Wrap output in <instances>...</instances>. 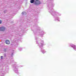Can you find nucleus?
I'll use <instances>...</instances> for the list:
<instances>
[{
    "instance_id": "1",
    "label": "nucleus",
    "mask_w": 76,
    "mask_h": 76,
    "mask_svg": "<svg viewBox=\"0 0 76 76\" xmlns=\"http://www.w3.org/2000/svg\"><path fill=\"white\" fill-rule=\"evenodd\" d=\"M41 4V1L39 0H36L35 1L34 4L36 6H38L39 4Z\"/></svg>"
},
{
    "instance_id": "2",
    "label": "nucleus",
    "mask_w": 76,
    "mask_h": 76,
    "mask_svg": "<svg viewBox=\"0 0 76 76\" xmlns=\"http://www.w3.org/2000/svg\"><path fill=\"white\" fill-rule=\"evenodd\" d=\"M5 27L3 26L2 27H0V31H4V30L5 29Z\"/></svg>"
},
{
    "instance_id": "3",
    "label": "nucleus",
    "mask_w": 76,
    "mask_h": 76,
    "mask_svg": "<svg viewBox=\"0 0 76 76\" xmlns=\"http://www.w3.org/2000/svg\"><path fill=\"white\" fill-rule=\"evenodd\" d=\"M5 42L6 44H10V41L9 40H7Z\"/></svg>"
},
{
    "instance_id": "4",
    "label": "nucleus",
    "mask_w": 76,
    "mask_h": 76,
    "mask_svg": "<svg viewBox=\"0 0 76 76\" xmlns=\"http://www.w3.org/2000/svg\"><path fill=\"white\" fill-rule=\"evenodd\" d=\"M35 1V0H30V2L31 3H34Z\"/></svg>"
},
{
    "instance_id": "5",
    "label": "nucleus",
    "mask_w": 76,
    "mask_h": 76,
    "mask_svg": "<svg viewBox=\"0 0 76 76\" xmlns=\"http://www.w3.org/2000/svg\"><path fill=\"white\" fill-rule=\"evenodd\" d=\"M26 12H22V15H23V14H24Z\"/></svg>"
},
{
    "instance_id": "6",
    "label": "nucleus",
    "mask_w": 76,
    "mask_h": 76,
    "mask_svg": "<svg viewBox=\"0 0 76 76\" xmlns=\"http://www.w3.org/2000/svg\"><path fill=\"white\" fill-rule=\"evenodd\" d=\"M2 22V20H0V24H1V23Z\"/></svg>"
},
{
    "instance_id": "7",
    "label": "nucleus",
    "mask_w": 76,
    "mask_h": 76,
    "mask_svg": "<svg viewBox=\"0 0 76 76\" xmlns=\"http://www.w3.org/2000/svg\"><path fill=\"white\" fill-rule=\"evenodd\" d=\"M1 59H3V56H1Z\"/></svg>"
},
{
    "instance_id": "8",
    "label": "nucleus",
    "mask_w": 76,
    "mask_h": 76,
    "mask_svg": "<svg viewBox=\"0 0 76 76\" xmlns=\"http://www.w3.org/2000/svg\"><path fill=\"white\" fill-rule=\"evenodd\" d=\"M5 57H6V55H5Z\"/></svg>"
}]
</instances>
